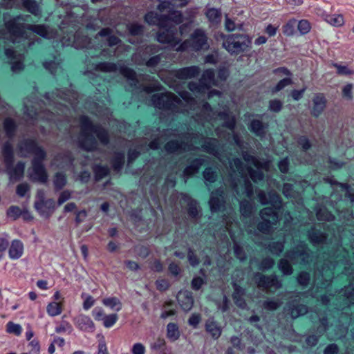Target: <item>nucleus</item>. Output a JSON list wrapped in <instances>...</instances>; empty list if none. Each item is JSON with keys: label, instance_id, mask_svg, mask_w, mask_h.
<instances>
[{"label": "nucleus", "instance_id": "nucleus-59", "mask_svg": "<svg viewBox=\"0 0 354 354\" xmlns=\"http://www.w3.org/2000/svg\"><path fill=\"white\" fill-rule=\"evenodd\" d=\"M241 155L246 162L254 165L257 168L261 167L260 161L254 156L250 154L248 151H243Z\"/></svg>", "mask_w": 354, "mask_h": 354}, {"label": "nucleus", "instance_id": "nucleus-10", "mask_svg": "<svg viewBox=\"0 0 354 354\" xmlns=\"http://www.w3.org/2000/svg\"><path fill=\"white\" fill-rule=\"evenodd\" d=\"M80 122L81 129L77 134L72 136L71 139L79 148L88 152V115H81Z\"/></svg>", "mask_w": 354, "mask_h": 354}, {"label": "nucleus", "instance_id": "nucleus-3", "mask_svg": "<svg viewBox=\"0 0 354 354\" xmlns=\"http://www.w3.org/2000/svg\"><path fill=\"white\" fill-rule=\"evenodd\" d=\"M1 154L3 158L6 171L11 182L20 181L24 176L25 162L20 160L15 165V153L12 144L10 141L3 143L1 148Z\"/></svg>", "mask_w": 354, "mask_h": 354}, {"label": "nucleus", "instance_id": "nucleus-8", "mask_svg": "<svg viewBox=\"0 0 354 354\" xmlns=\"http://www.w3.org/2000/svg\"><path fill=\"white\" fill-rule=\"evenodd\" d=\"M286 257L293 264L308 265L312 261V256L305 243H301L286 252Z\"/></svg>", "mask_w": 354, "mask_h": 354}, {"label": "nucleus", "instance_id": "nucleus-50", "mask_svg": "<svg viewBox=\"0 0 354 354\" xmlns=\"http://www.w3.org/2000/svg\"><path fill=\"white\" fill-rule=\"evenodd\" d=\"M203 176L205 183H214L217 180L218 174L216 170L211 167H207L203 172Z\"/></svg>", "mask_w": 354, "mask_h": 354}, {"label": "nucleus", "instance_id": "nucleus-58", "mask_svg": "<svg viewBox=\"0 0 354 354\" xmlns=\"http://www.w3.org/2000/svg\"><path fill=\"white\" fill-rule=\"evenodd\" d=\"M96 69L102 72H115L118 71V66L114 63L101 62L96 66Z\"/></svg>", "mask_w": 354, "mask_h": 354}, {"label": "nucleus", "instance_id": "nucleus-24", "mask_svg": "<svg viewBox=\"0 0 354 354\" xmlns=\"http://www.w3.org/2000/svg\"><path fill=\"white\" fill-rule=\"evenodd\" d=\"M249 130L256 136L263 138L266 135L268 125L264 124L261 120L258 119L252 120L249 126Z\"/></svg>", "mask_w": 354, "mask_h": 354}, {"label": "nucleus", "instance_id": "nucleus-18", "mask_svg": "<svg viewBox=\"0 0 354 354\" xmlns=\"http://www.w3.org/2000/svg\"><path fill=\"white\" fill-rule=\"evenodd\" d=\"M180 201L187 205V213L190 218H197L199 214L198 204L189 194L181 193Z\"/></svg>", "mask_w": 354, "mask_h": 354}, {"label": "nucleus", "instance_id": "nucleus-7", "mask_svg": "<svg viewBox=\"0 0 354 354\" xmlns=\"http://www.w3.org/2000/svg\"><path fill=\"white\" fill-rule=\"evenodd\" d=\"M262 221L257 225L259 232L268 234L271 232L272 225H277L279 221V214L272 207H265L260 212Z\"/></svg>", "mask_w": 354, "mask_h": 354}, {"label": "nucleus", "instance_id": "nucleus-34", "mask_svg": "<svg viewBox=\"0 0 354 354\" xmlns=\"http://www.w3.org/2000/svg\"><path fill=\"white\" fill-rule=\"evenodd\" d=\"M234 291L232 295V299L235 304L241 308H245L246 307V302L243 298L245 292L244 289L236 285L234 286Z\"/></svg>", "mask_w": 354, "mask_h": 354}, {"label": "nucleus", "instance_id": "nucleus-44", "mask_svg": "<svg viewBox=\"0 0 354 354\" xmlns=\"http://www.w3.org/2000/svg\"><path fill=\"white\" fill-rule=\"evenodd\" d=\"M62 304L60 302L52 301L46 306V312L50 317H55L60 315L62 312Z\"/></svg>", "mask_w": 354, "mask_h": 354}, {"label": "nucleus", "instance_id": "nucleus-13", "mask_svg": "<svg viewBox=\"0 0 354 354\" xmlns=\"http://www.w3.org/2000/svg\"><path fill=\"white\" fill-rule=\"evenodd\" d=\"M339 299L337 303H333L337 309H344L352 304H354V288L349 285L342 289L337 295Z\"/></svg>", "mask_w": 354, "mask_h": 354}, {"label": "nucleus", "instance_id": "nucleus-41", "mask_svg": "<svg viewBox=\"0 0 354 354\" xmlns=\"http://www.w3.org/2000/svg\"><path fill=\"white\" fill-rule=\"evenodd\" d=\"M180 330L178 325L175 323H169L167 326V337L172 342L180 337Z\"/></svg>", "mask_w": 354, "mask_h": 354}, {"label": "nucleus", "instance_id": "nucleus-27", "mask_svg": "<svg viewBox=\"0 0 354 354\" xmlns=\"http://www.w3.org/2000/svg\"><path fill=\"white\" fill-rule=\"evenodd\" d=\"M120 73L124 77L127 78L129 84L132 88H140L139 85V80L138 79V76L134 70L127 67V66H121L120 68Z\"/></svg>", "mask_w": 354, "mask_h": 354}, {"label": "nucleus", "instance_id": "nucleus-56", "mask_svg": "<svg viewBox=\"0 0 354 354\" xmlns=\"http://www.w3.org/2000/svg\"><path fill=\"white\" fill-rule=\"evenodd\" d=\"M93 171L97 180H100L109 174V168L107 166L96 165L93 167Z\"/></svg>", "mask_w": 354, "mask_h": 354}, {"label": "nucleus", "instance_id": "nucleus-23", "mask_svg": "<svg viewBox=\"0 0 354 354\" xmlns=\"http://www.w3.org/2000/svg\"><path fill=\"white\" fill-rule=\"evenodd\" d=\"M177 299L184 311L187 312L192 309L194 304V299L191 292L186 290L178 292Z\"/></svg>", "mask_w": 354, "mask_h": 354}, {"label": "nucleus", "instance_id": "nucleus-49", "mask_svg": "<svg viewBox=\"0 0 354 354\" xmlns=\"http://www.w3.org/2000/svg\"><path fill=\"white\" fill-rule=\"evenodd\" d=\"M75 326L81 330L86 331L88 329V317L79 315L74 319Z\"/></svg>", "mask_w": 354, "mask_h": 354}, {"label": "nucleus", "instance_id": "nucleus-14", "mask_svg": "<svg viewBox=\"0 0 354 354\" xmlns=\"http://www.w3.org/2000/svg\"><path fill=\"white\" fill-rule=\"evenodd\" d=\"M192 48L196 50H206L209 47L206 32L201 28L196 29L191 35Z\"/></svg>", "mask_w": 354, "mask_h": 354}, {"label": "nucleus", "instance_id": "nucleus-47", "mask_svg": "<svg viewBox=\"0 0 354 354\" xmlns=\"http://www.w3.org/2000/svg\"><path fill=\"white\" fill-rule=\"evenodd\" d=\"M23 6L28 12L37 16L40 10L39 6L35 0H24Z\"/></svg>", "mask_w": 354, "mask_h": 354}, {"label": "nucleus", "instance_id": "nucleus-17", "mask_svg": "<svg viewBox=\"0 0 354 354\" xmlns=\"http://www.w3.org/2000/svg\"><path fill=\"white\" fill-rule=\"evenodd\" d=\"M331 267L334 266L324 264L322 270L317 269L315 272V281L319 283V281H322L320 283L323 286H328L333 278V272Z\"/></svg>", "mask_w": 354, "mask_h": 354}, {"label": "nucleus", "instance_id": "nucleus-19", "mask_svg": "<svg viewBox=\"0 0 354 354\" xmlns=\"http://www.w3.org/2000/svg\"><path fill=\"white\" fill-rule=\"evenodd\" d=\"M91 134L95 135L103 145H107L109 142L108 131L100 126L92 124L90 121V151L92 149Z\"/></svg>", "mask_w": 354, "mask_h": 354}, {"label": "nucleus", "instance_id": "nucleus-64", "mask_svg": "<svg viewBox=\"0 0 354 354\" xmlns=\"http://www.w3.org/2000/svg\"><path fill=\"white\" fill-rule=\"evenodd\" d=\"M187 259L191 266L195 268L200 263V260L194 250L191 248L187 249Z\"/></svg>", "mask_w": 354, "mask_h": 354}, {"label": "nucleus", "instance_id": "nucleus-55", "mask_svg": "<svg viewBox=\"0 0 354 354\" xmlns=\"http://www.w3.org/2000/svg\"><path fill=\"white\" fill-rule=\"evenodd\" d=\"M284 248V244L282 241H273L269 243L268 250L273 254L279 255Z\"/></svg>", "mask_w": 354, "mask_h": 354}, {"label": "nucleus", "instance_id": "nucleus-22", "mask_svg": "<svg viewBox=\"0 0 354 354\" xmlns=\"http://www.w3.org/2000/svg\"><path fill=\"white\" fill-rule=\"evenodd\" d=\"M308 236L310 243L315 246L323 244L327 239V234L317 229V227H312L308 232Z\"/></svg>", "mask_w": 354, "mask_h": 354}, {"label": "nucleus", "instance_id": "nucleus-42", "mask_svg": "<svg viewBox=\"0 0 354 354\" xmlns=\"http://www.w3.org/2000/svg\"><path fill=\"white\" fill-rule=\"evenodd\" d=\"M57 55L54 53H50L49 57L42 62L43 67L48 71L53 73L57 68V63L55 62Z\"/></svg>", "mask_w": 354, "mask_h": 354}, {"label": "nucleus", "instance_id": "nucleus-2", "mask_svg": "<svg viewBox=\"0 0 354 354\" xmlns=\"http://www.w3.org/2000/svg\"><path fill=\"white\" fill-rule=\"evenodd\" d=\"M230 169V186L234 192L238 196H245L248 198L253 196V185L250 179L244 174V167L239 158L229 160Z\"/></svg>", "mask_w": 354, "mask_h": 354}, {"label": "nucleus", "instance_id": "nucleus-36", "mask_svg": "<svg viewBox=\"0 0 354 354\" xmlns=\"http://www.w3.org/2000/svg\"><path fill=\"white\" fill-rule=\"evenodd\" d=\"M113 169L118 173L121 171L124 163V153L123 152H116L114 153L111 160Z\"/></svg>", "mask_w": 354, "mask_h": 354}, {"label": "nucleus", "instance_id": "nucleus-51", "mask_svg": "<svg viewBox=\"0 0 354 354\" xmlns=\"http://www.w3.org/2000/svg\"><path fill=\"white\" fill-rule=\"evenodd\" d=\"M252 205L247 199L240 201V212L244 217H250L252 213Z\"/></svg>", "mask_w": 354, "mask_h": 354}, {"label": "nucleus", "instance_id": "nucleus-37", "mask_svg": "<svg viewBox=\"0 0 354 354\" xmlns=\"http://www.w3.org/2000/svg\"><path fill=\"white\" fill-rule=\"evenodd\" d=\"M164 25L165 28L168 26L169 21H173L176 24H179L183 21V17L182 13L178 10L170 11L167 15H164Z\"/></svg>", "mask_w": 354, "mask_h": 354}, {"label": "nucleus", "instance_id": "nucleus-39", "mask_svg": "<svg viewBox=\"0 0 354 354\" xmlns=\"http://www.w3.org/2000/svg\"><path fill=\"white\" fill-rule=\"evenodd\" d=\"M55 160L60 162L64 166L71 167L73 165L75 157L70 151H67L64 153H58L55 156Z\"/></svg>", "mask_w": 354, "mask_h": 354}, {"label": "nucleus", "instance_id": "nucleus-40", "mask_svg": "<svg viewBox=\"0 0 354 354\" xmlns=\"http://www.w3.org/2000/svg\"><path fill=\"white\" fill-rule=\"evenodd\" d=\"M27 29L44 39L48 37V28L45 24L29 25Z\"/></svg>", "mask_w": 354, "mask_h": 354}, {"label": "nucleus", "instance_id": "nucleus-1", "mask_svg": "<svg viewBox=\"0 0 354 354\" xmlns=\"http://www.w3.org/2000/svg\"><path fill=\"white\" fill-rule=\"evenodd\" d=\"M179 94L183 100L171 93L154 94L151 97L152 104L157 109L172 113H184L194 109L196 100L188 91H183Z\"/></svg>", "mask_w": 354, "mask_h": 354}, {"label": "nucleus", "instance_id": "nucleus-28", "mask_svg": "<svg viewBox=\"0 0 354 354\" xmlns=\"http://www.w3.org/2000/svg\"><path fill=\"white\" fill-rule=\"evenodd\" d=\"M204 163V158H198L194 159L183 170V176L186 178L192 177L198 172L199 169Z\"/></svg>", "mask_w": 354, "mask_h": 354}, {"label": "nucleus", "instance_id": "nucleus-54", "mask_svg": "<svg viewBox=\"0 0 354 354\" xmlns=\"http://www.w3.org/2000/svg\"><path fill=\"white\" fill-rule=\"evenodd\" d=\"M44 207L48 209H54L55 207V201L53 198L45 200L42 198L39 201H37L35 203V207L37 211H40Z\"/></svg>", "mask_w": 354, "mask_h": 354}, {"label": "nucleus", "instance_id": "nucleus-30", "mask_svg": "<svg viewBox=\"0 0 354 354\" xmlns=\"http://www.w3.org/2000/svg\"><path fill=\"white\" fill-rule=\"evenodd\" d=\"M39 146L37 141L33 138H26L21 141L18 145L20 152H26L32 154Z\"/></svg>", "mask_w": 354, "mask_h": 354}, {"label": "nucleus", "instance_id": "nucleus-29", "mask_svg": "<svg viewBox=\"0 0 354 354\" xmlns=\"http://www.w3.org/2000/svg\"><path fill=\"white\" fill-rule=\"evenodd\" d=\"M3 128L6 136L8 138H13L16 134L18 129V125L16 121L10 118H6L3 121Z\"/></svg>", "mask_w": 354, "mask_h": 354}, {"label": "nucleus", "instance_id": "nucleus-16", "mask_svg": "<svg viewBox=\"0 0 354 354\" xmlns=\"http://www.w3.org/2000/svg\"><path fill=\"white\" fill-rule=\"evenodd\" d=\"M209 203L211 211L213 212L219 211L224 206L225 193L222 187H219L212 192Z\"/></svg>", "mask_w": 354, "mask_h": 354}, {"label": "nucleus", "instance_id": "nucleus-53", "mask_svg": "<svg viewBox=\"0 0 354 354\" xmlns=\"http://www.w3.org/2000/svg\"><path fill=\"white\" fill-rule=\"evenodd\" d=\"M269 196V204H270L276 211L279 209L282 206V200L280 196L275 192H270L268 193Z\"/></svg>", "mask_w": 354, "mask_h": 354}, {"label": "nucleus", "instance_id": "nucleus-15", "mask_svg": "<svg viewBox=\"0 0 354 354\" xmlns=\"http://www.w3.org/2000/svg\"><path fill=\"white\" fill-rule=\"evenodd\" d=\"M284 312L292 319H297L308 313V307L304 304H299L298 300L293 299L286 303Z\"/></svg>", "mask_w": 354, "mask_h": 354}, {"label": "nucleus", "instance_id": "nucleus-60", "mask_svg": "<svg viewBox=\"0 0 354 354\" xmlns=\"http://www.w3.org/2000/svg\"><path fill=\"white\" fill-rule=\"evenodd\" d=\"M281 305L279 299H268L263 301V307L268 310H275Z\"/></svg>", "mask_w": 354, "mask_h": 354}, {"label": "nucleus", "instance_id": "nucleus-43", "mask_svg": "<svg viewBox=\"0 0 354 354\" xmlns=\"http://www.w3.org/2000/svg\"><path fill=\"white\" fill-rule=\"evenodd\" d=\"M216 117L223 120V127H227L230 130H233L235 127V120L233 118H230L229 114L225 111H220L217 113Z\"/></svg>", "mask_w": 354, "mask_h": 354}, {"label": "nucleus", "instance_id": "nucleus-63", "mask_svg": "<svg viewBox=\"0 0 354 354\" xmlns=\"http://www.w3.org/2000/svg\"><path fill=\"white\" fill-rule=\"evenodd\" d=\"M10 70L14 73H18L23 71L25 69V64L22 59L12 60L10 62Z\"/></svg>", "mask_w": 354, "mask_h": 354}, {"label": "nucleus", "instance_id": "nucleus-48", "mask_svg": "<svg viewBox=\"0 0 354 354\" xmlns=\"http://www.w3.org/2000/svg\"><path fill=\"white\" fill-rule=\"evenodd\" d=\"M261 167L257 168V169H253L252 167L249 166L247 168L248 174L250 178L254 182L259 183L263 180L264 174L263 171L260 169Z\"/></svg>", "mask_w": 354, "mask_h": 354}, {"label": "nucleus", "instance_id": "nucleus-61", "mask_svg": "<svg viewBox=\"0 0 354 354\" xmlns=\"http://www.w3.org/2000/svg\"><path fill=\"white\" fill-rule=\"evenodd\" d=\"M6 332L10 334H14L19 336L22 333V327L19 324L12 322H8L6 324Z\"/></svg>", "mask_w": 354, "mask_h": 354}, {"label": "nucleus", "instance_id": "nucleus-35", "mask_svg": "<svg viewBox=\"0 0 354 354\" xmlns=\"http://www.w3.org/2000/svg\"><path fill=\"white\" fill-rule=\"evenodd\" d=\"M157 40L162 44H173L175 41V34L171 30H165L157 34Z\"/></svg>", "mask_w": 354, "mask_h": 354}, {"label": "nucleus", "instance_id": "nucleus-20", "mask_svg": "<svg viewBox=\"0 0 354 354\" xmlns=\"http://www.w3.org/2000/svg\"><path fill=\"white\" fill-rule=\"evenodd\" d=\"M200 72L201 69L198 66H192L177 70L175 72V76L180 80H187L198 76Z\"/></svg>", "mask_w": 354, "mask_h": 354}, {"label": "nucleus", "instance_id": "nucleus-9", "mask_svg": "<svg viewBox=\"0 0 354 354\" xmlns=\"http://www.w3.org/2000/svg\"><path fill=\"white\" fill-rule=\"evenodd\" d=\"M214 71L212 69L205 70L198 82H190L189 89L194 94H205L214 82Z\"/></svg>", "mask_w": 354, "mask_h": 354}, {"label": "nucleus", "instance_id": "nucleus-11", "mask_svg": "<svg viewBox=\"0 0 354 354\" xmlns=\"http://www.w3.org/2000/svg\"><path fill=\"white\" fill-rule=\"evenodd\" d=\"M253 279L258 288L263 290H277L281 287V281H279L278 277L274 274L268 276L260 272H256L254 274Z\"/></svg>", "mask_w": 354, "mask_h": 354}, {"label": "nucleus", "instance_id": "nucleus-25", "mask_svg": "<svg viewBox=\"0 0 354 354\" xmlns=\"http://www.w3.org/2000/svg\"><path fill=\"white\" fill-rule=\"evenodd\" d=\"M24 254V244L19 239H14L8 248V256L12 260L19 259Z\"/></svg>", "mask_w": 354, "mask_h": 354}, {"label": "nucleus", "instance_id": "nucleus-12", "mask_svg": "<svg viewBox=\"0 0 354 354\" xmlns=\"http://www.w3.org/2000/svg\"><path fill=\"white\" fill-rule=\"evenodd\" d=\"M165 150L169 154H181L184 152L197 150L198 148L195 147L190 141H179L177 140H171L165 145Z\"/></svg>", "mask_w": 354, "mask_h": 354}, {"label": "nucleus", "instance_id": "nucleus-45", "mask_svg": "<svg viewBox=\"0 0 354 354\" xmlns=\"http://www.w3.org/2000/svg\"><path fill=\"white\" fill-rule=\"evenodd\" d=\"M323 16L326 21L335 26H341L344 24V17L341 15H329L324 13Z\"/></svg>", "mask_w": 354, "mask_h": 354}, {"label": "nucleus", "instance_id": "nucleus-4", "mask_svg": "<svg viewBox=\"0 0 354 354\" xmlns=\"http://www.w3.org/2000/svg\"><path fill=\"white\" fill-rule=\"evenodd\" d=\"M217 41L223 40V47L231 55H238L250 48L251 38L243 34H231L225 35L222 32L216 35Z\"/></svg>", "mask_w": 354, "mask_h": 354}, {"label": "nucleus", "instance_id": "nucleus-62", "mask_svg": "<svg viewBox=\"0 0 354 354\" xmlns=\"http://www.w3.org/2000/svg\"><path fill=\"white\" fill-rule=\"evenodd\" d=\"M316 216L319 221H333L334 216L325 208H320L316 212Z\"/></svg>", "mask_w": 354, "mask_h": 354}, {"label": "nucleus", "instance_id": "nucleus-46", "mask_svg": "<svg viewBox=\"0 0 354 354\" xmlns=\"http://www.w3.org/2000/svg\"><path fill=\"white\" fill-rule=\"evenodd\" d=\"M290 262L286 257L279 261L278 268L284 275H290L293 272V268Z\"/></svg>", "mask_w": 354, "mask_h": 354}, {"label": "nucleus", "instance_id": "nucleus-31", "mask_svg": "<svg viewBox=\"0 0 354 354\" xmlns=\"http://www.w3.org/2000/svg\"><path fill=\"white\" fill-rule=\"evenodd\" d=\"M205 15L208 19L210 26H216L221 21L222 15L220 9L208 8L205 12Z\"/></svg>", "mask_w": 354, "mask_h": 354}, {"label": "nucleus", "instance_id": "nucleus-33", "mask_svg": "<svg viewBox=\"0 0 354 354\" xmlns=\"http://www.w3.org/2000/svg\"><path fill=\"white\" fill-rule=\"evenodd\" d=\"M205 330L215 339H218L221 335V327L213 319H208L206 321Z\"/></svg>", "mask_w": 354, "mask_h": 354}, {"label": "nucleus", "instance_id": "nucleus-21", "mask_svg": "<svg viewBox=\"0 0 354 354\" xmlns=\"http://www.w3.org/2000/svg\"><path fill=\"white\" fill-rule=\"evenodd\" d=\"M313 102L311 113L315 117H318L325 109L327 100L323 93H317L313 99Z\"/></svg>", "mask_w": 354, "mask_h": 354}, {"label": "nucleus", "instance_id": "nucleus-32", "mask_svg": "<svg viewBox=\"0 0 354 354\" xmlns=\"http://www.w3.org/2000/svg\"><path fill=\"white\" fill-rule=\"evenodd\" d=\"M164 15L158 14L156 12H149L145 15V21L150 25H156L160 28H165Z\"/></svg>", "mask_w": 354, "mask_h": 354}, {"label": "nucleus", "instance_id": "nucleus-5", "mask_svg": "<svg viewBox=\"0 0 354 354\" xmlns=\"http://www.w3.org/2000/svg\"><path fill=\"white\" fill-rule=\"evenodd\" d=\"M31 160V171L29 173V178L32 182H38L45 184L48 180V174L44 161L47 157L46 150L39 145L35 151Z\"/></svg>", "mask_w": 354, "mask_h": 354}, {"label": "nucleus", "instance_id": "nucleus-6", "mask_svg": "<svg viewBox=\"0 0 354 354\" xmlns=\"http://www.w3.org/2000/svg\"><path fill=\"white\" fill-rule=\"evenodd\" d=\"M184 138L186 140L191 141L193 145L201 142V149L203 151L214 156L220 161H222L220 142L216 138H205L198 132H187L185 134Z\"/></svg>", "mask_w": 354, "mask_h": 354}, {"label": "nucleus", "instance_id": "nucleus-52", "mask_svg": "<svg viewBox=\"0 0 354 354\" xmlns=\"http://www.w3.org/2000/svg\"><path fill=\"white\" fill-rule=\"evenodd\" d=\"M297 20L292 19L288 20L283 26V33L287 36H292L295 33Z\"/></svg>", "mask_w": 354, "mask_h": 354}, {"label": "nucleus", "instance_id": "nucleus-38", "mask_svg": "<svg viewBox=\"0 0 354 354\" xmlns=\"http://www.w3.org/2000/svg\"><path fill=\"white\" fill-rule=\"evenodd\" d=\"M67 184V176L64 172L58 171L54 175L53 185L55 191L62 190Z\"/></svg>", "mask_w": 354, "mask_h": 354}, {"label": "nucleus", "instance_id": "nucleus-26", "mask_svg": "<svg viewBox=\"0 0 354 354\" xmlns=\"http://www.w3.org/2000/svg\"><path fill=\"white\" fill-rule=\"evenodd\" d=\"M215 113L213 111L211 106L209 103L205 102L200 111V113L198 115V120L201 122H209L213 126V122L214 120Z\"/></svg>", "mask_w": 354, "mask_h": 354}, {"label": "nucleus", "instance_id": "nucleus-57", "mask_svg": "<svg viewBox=\"0 0 354 354\" xmlns=\"http://www.w3.org/2000/svg\"><path fill=\"white\" fill-rule=\"evenodd\" d=\"M103 304L106 306H109L112 309H115L116 311H119L122 308V304L116 297L104 299H103Z\"/></svg>", "mask_w": 354, "mask_h": 354}]
</instances>
